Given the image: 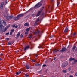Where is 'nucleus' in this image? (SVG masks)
<instances>
[{"label": "nucleus", "mask_w": 77, "mask_h": 77, "mask_svg": "<svg viewBox=\"0 0 77 77\" xmlns=\"http://www.w3.org/2000/svg\"><path fill=\"white\" fill-rule=\"evenodd\" d=\"M42 3L41 2H39L37 4L34 6V8H35L36 9H37V8H39L40 6H42Z\"/></svg>", "instance_id": "1"}, {"label": "nucleus", "mask_w": 77, "mask_h": 77, "mask_svg": "<svg viewBox=\"0 0 77 77\" xmlns=\"http://www.w3.org/2000/svg\"><path fill=\"white\" fill-rule=\"evenodd\" d=\"M3 27V25L2 27H1L0 28V32H5L7 30V28H5L4 30V29L2 28Z\"/></svg>", "instance_id": "2"}, {"label": "nucleus", "mask_w": 77, "mask_h": 77, "mask_svg": "<svg viewBox=\"0 0 77 77\" xmlns=\"http://www.w3.org/2000/svg\"><path fill=\"white\" fill-rule=\"evenodd\" d=\"M67 65H68V63L66 62H64L62 64V68H64L66 67Z\"/></svg>", "instance_id": "3"}, {"label": "nucleus", "mask_w": 77, "mask_h": 77, "mask_svg": "<svg viewBox=\"0 0 77 77\" xmlns=\"http://www.w3.org/2000/svg\"><path fill=\"white\" fill-rule=\"evenodd\" d=\"M12 17L13 16L12 15L10 16L8 15H7L6 17V19H7L8 20H9V19H12Z\"/></svg>", "instance_id": "4"}, {"label": "nucleus", "mask_w": 77, "mask_h": 77, "mask_svg": "<svg viewBox=\"0 0 77 77\" xmlns=\"http://www.w3.org/2000/svg\"><path fill=\"white\" fill-rule=\"evenodd\" d=\"M42 10H43V9H42L38 12L37 14H36V17H38V16L40 15V14H41Z\"/></svg>", "instance_id": "5"}, {"label": "nucleus", "mask_w": 77, "mask_h": 77, "mask_svg": "<svg viewBox=\"0 0 77 77\" xmlns=\"http://www.w3.org/2000/svg\"><path fill=\"white\" fill-rule=\"evenodd\" d=\"M25 14L24 13H22L21 14H20L17 16V17H18L19 18H20V17H23Z\"/></svg>", "instance_id": "6"}, {"label": "nucleus", "mask_w": 77, "mask_h": 77, "mask_svg": "<svg viewBox=\"0 0 77 77\" xmlns=\"http://www.w3.org/2000/svg\"><path fill=\"white\" fill-rule=\"evenodd\" d=\"M66 48L65 47L62 48L61 49V50H60V51H61V52H64V51H66Z\"/></svg>", "instance_id": "7"}, {"label": "nucleus", "mask_w": 77, "mask_h": 77, "mask_svg": "<svg viewBox=\"0 0 77 77\" xmlns=\"http://www.w3.org/2000/svg\"><path fill=\"white\" fill-rule=\"evenodd\" d=\"M39 21V19L38 18L36 20L35 23H34V26H36L37 25H38V23L37 22H38Z\"/></svg>", "instance_id": "8"}, {"label": "nucleus", "mask_w": 77, "mask_h": 77, "mask_svg": "<svg viewBox=\"0 0 77 77\" xmlns=\"http://www.w3.org/2000/svg\"><path fill=\"white\" fill-rule=\"evenodd\" d=\"M30 48V46L29 45L25 47L24 49V51H26V50H28L29 48Z\"/></svg>", "instance_id": "9"}, {"label": "nucleus", "mask_w": 77, "mask_h": 77, "mask_svg": "<svg viewBox=\"0 0 77 77\" xmlns=\"http://www.w3.org/2000/svg\"><path fill=\"white\" fill-rule=\"evenodd\" d=\"M68 28L66 27L64 31V33H67L68 32Z\"/></svg>", "instance_id": "10"}, {"label": "nucleus", "mask_w": 77, "mask_h": 77, "mask_svg": "<svg viewBox=\"0 0 77 77\" xmlns=\"http://www.w3.org/2000/svg\"><path fill=\"white\" fill-rule=\"evenodd\" d=\"M3 5H4V2H2L0 6L1 9H3Z\"/></svg>", "instance_id": "11"}, {"label": "nucleus", "mask_w": 77, "mask_h": 77, "mask_svg": "<svg viewBox=\"0 0 77 77\" xmlns=\"http://www.w3.org/2000/svg\"><path fill=\"white\" fill-rule=\"evenodd\" d=\"M60 0H57V6H59V5L60 4Z\"/></svg>", "instance_id": "12"}, {"label": "nucleus", "mask_w": 77, "mask_h": 77, "mask_svg": "<svg viewBox=\"0 0 77 77\" xmlns=\"http://www.w3.org/2000/svg\"><path fill=\"white\" fill-rule=\"evenodd\" d=\"M24 26H26V27H28V26H29V24L27 23H26L24 24Z\"/></svg>", "instance_id": "13"}, {"label": "nucleus", "mask_w": 77, "mask_h": 77, "mask_svg": "<svg viewBox=\"0 0 77 77\" xmlns=\"http://www.w3.org/2000/svg\"><path fill=\"white\" fill-rule=\"evenodd\" d=\"M13 19L14 20H18V19H19V17H14Z\"/></svg>", "instance_id": "14"}, {"label": "nucleus", "mask_w": 77, "mask_h": 77, "mask_svg": "<svg viewBox=\"0 0 77 77\" xmlns=\"http://www.w3.org/2000/svg\"><path fill=\"white\" fill-rule=\"evenodd\" d=\"M26 69H30V66L29 65H26Z\"/></svg>", "instance_id": "15"}, {"label": "nucleus", "mask_w": 77, "mask_h": 77, "mask_svg": "<svg viewBox=\"0 0 77 77\" xmlns=\"http://www.w3.org/2000/svg\"><path fill=\"white\" fill-rule=\"evenodd\" d=\"M75 60V58H70L69 59V61H72V60Z\"/></svg>", "instance_id": "16"}, {"label": "nucleus", "mask_w": 77, "mask_h": 77, "mask_svg": "<svg viewBox=\"0 0 77 77\" xmlns=\"http://www.w3.org/2000/svg\"><path fill=\"white\" fill-rule=\"evenodd\" d=\"M2 20L0 19V27H2L3 26V25L2 24Z\"/></svg>", "instance_id": "17"}, {"label": "nucleus", "mask_w": 77, "mask_h": 77, "mask_svg": "<svg viewBox=\"0 0 77 77\" xmlns=\"http://www.w3.org/2000/svg\"><path fill=\"white\" fill-rule=\"evenodd\" d=\"M30 30V28L29 27L28 28H27L26 29V31L28 32H29V30Z\"/></svg>", "instance_id": "18"}, {"label": "nucleus", "mask_w": 77, "mask_h": 77, "mask_svg": "<svg viewBox=\"0 0 77 77\" xmlns=\"http://www.w3.org/2000/svg\"><path fill=\"white\" fill-rule=\"evenodd\" d=\"M76 48V46L75 45L73 46V47L72 50H75V48Z\"/></svg>", "instance_id": "19"}, {"label": "nucleus", "mask_w": 77, "mask_h": 77, "mask_svg": "<svg viewBox=\"0 0 77 77\" xmlns=\"http://www.w3.org/2000/svg\"><path fill=\"white\" fill-rule=\"evenodd\" d=\"M20 35V32H18L16 35V36L17 37H19Z\"/></svg>", "instance_id": "20"}, {"label": "nucleus", "mask_w": 77, "mask_h": 77, "mask_svg": "<svg viewBox=\"0 0 77 77\" xmlns=\"http://www.w3.org/2000/svg\"><path fill=\"white\" fill-rule=\"evenodd\" d=\"M11 44H12V42H9L8 43V45H11Z\"/></svg>", "instance_id": "21"}, {"label": "nucleus", "mask_w": 77, "mask_h": 77, "mask_svg": "<svg viewBox=\"0 0 77 77\" xmlns=\"http://www.w3.org/2000/svg\"><path fill=\"white\" fill-rule=\"evenodd\" d=\"M57 50H56L55 49L53 51V53H55L56 52H57Z\"/></svg>", "instance_id": "22"}, {"label": "nucleus", "mask_w": 77, "mask_h": 77, "mask_svg": "<svg viewBox=\"0 0 77 77\" xmlns=\"http://www.w3.org/2000/svg\"><path fill=\"white\" fill-rule=\"evenodd\" d=\"M35 65H36V66H39L41 65V64H40L39 63H36L35 64Z\"/></svg>", "instance_id": "23"}, {"label": "nucleus", "mask_w": 77, "mask_h": 77, "mask_svg": "<svg viewBox=\"0 0 77 77\" xmlns=\"http://www.w3.org/2000/svg\"><path fill=\"white\" fill-rule=\"evenodd\" d=\"M25 77H29V75H27V74H25Z\"/></svg>", "instance_id": "24"}, {"label": "nucleus", "mask_w": 77, "mask_h": 77, "mask_svg": "<svg viewBox=\"0 0 77 77\" xmlns=\"http://www.w3.org/2000/svg\"><path fill=\"white\" fill-rule=\"evenodd\" d=\"M67 72L66 70H65L63 71V72H64V73H66Z\"/></svg>", "instance_id": "25"}, {"label": "nucleus", "mask_w": 77, "mask_h": 77, "mask_svg": "<svg viewBox=\"0 0 77 77\" xmlns=\"http://www.w3.org/2000/svg\"><path fill=\"white\" fill-rule=\"evenodd\" d=\"M47 66V65L46 64H43L42 65L43 67H45V66Z\"/></svg>", "instance_id": "26"}, {"label": "nucleus", "mask_w": 77, "mask_h": 77, "mask_svg": "<svg viewBox=\"0 0 77 77\" xmlns=\"http://www.w3.org/2000/svg\"><path fill=\"white\" fill-rule=\"evenodd\" d=\"M38 47L39 48H43L42 47V46H38Z\"/></svg>", "instance_id": "27"}, {"label": "nucleus", "mask_w": 77, "mask_h": 77, "mask_svg": "<svg viewBox=\"0 0 77 77\" xmlns=\"http://www.w3.org/2000/svg\"><path fill=\"white\" fill-rule=\"evenodd\" d=\"M54 36V35H51V36H50V38H53Z\"/></svg>", "instance_id": "28"}, {"label": "nucleus", "mask_w": 77, "mask_h": 77, "mask_svg": "<svg viewBox=\"0 0 77 77\" xmlns=\"http://www.w3.org/2000/svg\"><path fill=\"white\" fill-rule=\"evenodd\" d=\"M73 36H75V35H76V33L75 32L73 34Z\"/></svg>", "instance_id": "29"}, {"label": "nucleus", "mask_w": 77, "mask_h": 77, "mask_svg": "<svg viewBox=\"0 0 77 77\" xmlns=\"http://www.w3.org/2000/svg\"><path fill=\"white\" fill-rule=\"evenodd\" d=\"M6 39L7 40V41H9V38H6Z\"/></svg>", "instance_id": "30"}, {"label": "nucleus", "mask_w": 77, "mask_h": 77, "mask_svg": "<svg viewBox=\"0 0 77 77\" xmlns=\"http://www.w3.org/2000/svg\"><path fill=\"white\" fill-rule=\"evenodd\" d=\"M11 32H14V29H11Z\"/></svg>", "instance_id": "31"}, {"label": "nucleus", "mask_w": 77, "mask_h": 77, "mask_svg": "<svg viewBox=\"0 0 77 77\" xmlns=\"http://www.w3.org/2000/svg\"><path fill=\"white\" fill-rule=\"evenodd\" d=\"M23 34H21L20 35V38H23Z\"/></svg>", "instance_id": "32"}, {"label": "nucleus", "mask_w": 77, "mask_h": 77, "mask_svg": "<svg viewBox=\"0 0 77 77\" xmlns=\"http://www.w3.org/2000/svg\"><path fill=\"white\" fill-rule=\"evenodd\" d=\"M16 75H19V73L18 72H17L16 73Z\"/></svg>", "instance_id": "33"}, {"label": "nucleus", "mask_w": 77, "mask_h": 77, "mask_svg": "<svg viewBox=\"0 0 77 77\" xmlns=\"http://www.w3.org/2000/svg\"><path fill=\"white\" fill-rule=\"evenodd\" d=\"M25 34L26 35H27L28 34V32H25Z\"/></svg>", "instance_id": "34"}, {"label": "nucleus", "mask_w": 77, "mask_h": 77, "mask_svg": "<svg viewBox=\"0 0 77 77\" xmlns=\"http://www.w3.org/2000/svg\"><path fill=\"white\" fill-rule=\"evenodd\" d=\"M18 72L19 73V74H20L21 73V72L20 71Z\"/></svg>", "instance_id": "35"}, {"label": "nucleus", "mask_w": 77, "mask_h": 77, "mask_svg": "<svg viewBox=\"0 0 77 77\" xmlns=\"http://www.w3.org/2000/svg\"><path fill=\"white\" fill-rule=\"evenodd\" d=\"M15 27V25H13L12 27Z\"/></svg>", "instance_id": "36"}, {"label": "nucleus", "mask_w": 77, "mask_h": 77, "mask_svg": "<svg viewBox=\"0 0 77 77\" xmlns=\"http://www.w3.org/2000/svg\"><path fill=\"white\" fill-rule=\"evenodd\" d=\"M74 60L75 62H77V60Z\"/></svg>", "instance_id": "37"}, {"label": "nucleus", "mask_w": 77, "mask_h": 77, "mask_svg": "<svg viewBox=\"0 0 77 77\" xmlns=\"http://www.w3.org/2000/svg\"><path fill=\"white\" fill-rule=\"evenodd\" d=\"M37 33H39V31L38 30L37 31Z\"/></svg>", "instance_id": "38"}, {"label": "nucleus", "mask_w": 77, "mask_h": 77, "mask_svg": "<svg viewBox=\"0 0 77 77\" xmlns=\"http://www.w3.org/2000/svg\"><path fill=\"white\" fill-rule=\"evenodd\" d=\"M37 33V32H34V34L35 35H36V34Z\"/></svg>", "instance_id": "39"}, {"label": "nucleus", "mask_w": 77, "mask_h": 77, "mask_svg": "<svg viewBox=\"0 0 77 77\" xmlns=\"http://www.w3.org/2000/svg\"><path fill=\"white\" fill-rule=\"evenodd\" d=\"M4 24H6V22L5 21L4 22Z\"/></svg>", "instance_id": "40"}, {"label": "nucleus", "mask_w": 77, "mask_h": 77, "mask_svg": "<svg viewBox=\"0 0 77 77\" xmlns=\"http://www.w3.org/2000/svg\"><path fill=\"white\" fill-rule=\"evenodd\" d=\"M32 62H35V60L33 59L32 60Z\"/></svg>", "instance_id": "41"}, {"label": "nucleus", "mask_w": 77, "mask_h": 77, "mask_svg": "<svg viewBox=\"0 0 77 77\" xmlns=\"http://www.w3.org/2000/svg\"><path fill=\"white\" fill-rule=\"evenodd\" d=\"M10 35H12V32H10Z\"/></svg>", "instance_id": "42"}, {"label": "nucleus", "mask_w": 77, "mask_h": 77, "mask_svg": "<svg viewBox=\"0 0 77 77\" xmlns=\"http://www.w3.org/2000/svg\"><path fill=\"white\" fill-rule=\"evenodd\" d=\"M9 33L8 32V33H6L5 34V35H9Z\"/></svg>", "instance_id": "43"}, {"label": "nucleus", "mask_w": 77, "mask_h": 77, "mask_svg": "<svg viewBox=\"0 0 77 77\" xmlns=\"http://www.w3.org/2000/svg\"><path fill=\"white\" fill-rule=\"evenodd\" d=\"M5 3H6V4H5V5H6L8 3V1H6Z\"/></svg>", "instance_id": "44"}, {"label": "nucleus", "mask_w": 77, "mask_h": 77, "mask_svg": "<svg viewBox=\"0 0 77 77\" xmlns=\"http://www.w3.org/2000/svg\"><path fill=\"white\" fill-rule=\"evenodd\" d=\"M15 28H17V27H18V25H16L15 27Z\"/></svg>", "instance_id": "45"}, {"label": "nucleus", "mask_w": 77, "mask_h": 77, "mask_svg": "<svg viewBox=\"0 0 77 77\" xmlns=\"http://www.w3.org/2000/svg\"><path fill=\"white\" fill-rule=\"evenodd\" d=\"M3 59H2L1 58H0V61L2 60Z\"/></svg>", "instance_id": "46"}, {"label": "nucleus", "mask_w": 77, "mask_h": 77, "mask_svg": "<svg viewBox=\"0 0 77 77\" xmlns=\"http://www.w3.org/2000/svg\"><path fill=\"white\" fill-rule=\"evenodd\" d=\"M57 51H60V52H61V51H60V50H57Z\"/></svg>", "instance_id": "47"}, {"label": "nucleus", "mask_w": 77, "mask_h": 77, "mask_svg": "<svg viewBox=\"0 0 77 77\" xmlns=\"http://www.w3.org/2000/svg\"><path fill=\"white\" fill-rule=\"evenodd\" d=\"M3 54L1 53V56H3Z\"/></svg>", "instance_id": "48"}, {"label": "nucleus", "mask_w": 77, "mask_h": 77, "mask_svg": "<svg viewBox=\"0 0 77 77\" xmlns=\"http://www.w3.org/2000/svg\"><path fill=\"white\" fill-rule=\"evenodd\" d=\"M70 70H71V69H70V68H69L68 69L69 71H70Z\"/></svg>", "instance_id": "49"}, {"label": "nucleus", "mask_w": 77, "mask_h": 77, "mask_svg": "<svg viewBox=\"0 0 77 77\" xmlns=\"http://www.w3.org/2000/svg\"><path fill=\"white\" fill-rule=\"evenodd\" d=\"M56 59V57H54V59H53V60H55Z\"/></svg>", "instance_id": "50"}, {"label": "nucleus", "mask_w": 77, "mask_h": 77, "mask_svg": "<svg viewBox=\"0 0 77 77\" xmlns=\"http://www.w3.org/2000/svg\"><path fill=\"white\" fill-rule=\"evenodd\" d=\"M69 77H73V76L70 75V76H69Z\"/></svg>", "instance_id": "51"}, {"label": "nucleus", "mask_w": 77, "mask_h": 77, "mask_svg": "<svg viewBox=\"0 0 77 77\" xmlns=\"http://www.w3.org/2000/svg\"><path fill=\"white\" fill-rule=\"evenodd\" d=\"M35 57H38V55H36Z\"/></svg>", "instance_id": "52"}, {"label": "nucleus", "mask_w": 77, "mask_h": 77, "mask_svg": "<svg viewBox=\"0 0 77 77\" xmlns=\"http://www.w3.org/2000/svg\"><path fill=\"white\" fill-rule=\"evenodd\" d=\"M29 38H31V36H29Z\"/></svg>", "instance_id": "53"}, {"label": "nucleus", "mask_w": 77, "mask_h": 77, "mask_svg": "<svg viewBox=\"0 0 77 77\" xmlns=\"http://www.w3.org/2000/svg\"><path fill=\"white\" fill-rule=\"evenodd\" d=\"M51 1L52 2H53V0H51Z\"/></svg>", "instance_id": "54"}, {"label": "nucleus", "mask_w": 77, "mask_h": 77, "mask_svg": "<svg viewBox=\"0 0 77 77\" xmlns=\"http://www.w3.org/2000/svg\"><path fill=\"white\" fill-rule=\"evenodd\" d=\"M32 48H30V49H31V50H32Z\"/></svg>", "instance_id": "55"}, {"label": "nucleus", "mask_w": 77, "mask_h": 77, "mask_svg": "<svg viewBox=\"0 0 77 77\" xmlns=\"http://www.w3.org/2000/svg\"><path fill=\"white\" fill-rule=\"evenodd\" d=\"M2 50H4V49H3V48H2Z\"/></svg>", "instance_id": "56"}, {"label": "nucleus", "mask_w": 77, "mask_h": 77, "mask_svg": "<svg viewBox=\"0 0 77 77\" xmlns=\"http://www.w3.org/2000/svg\"><path fill=\"white\" fill-rule=\"evenodd\" d=\"M42 8H44V7H42Z\"/></svg>", "instance_id": "57"}, {"label": "nucleus", "mask_w": 77, "mask_h": 77, "mask_svg": "<svg viewBox=\"0 0 77 77\" xmlns=\"http://www.w3.org/2000/svg\"><path fill=\"white\" fill-rule=\"evenodd\" d=\"M8 27H10V26H8Z\"/></svg>", "instance_id": "58"}, {"label": "nucleus", "mask_w": 77, "mask_h": 77, "mask_svg": "<svg viewBox=\"0 0 77 77\" xmlns=\"http://www.w3.org/2000/svg\"><path fill=\"white\" fill-rule=\"evenodd\" d=\"M52 77H56L55 76H52Z\"/></svg>", "instance_id": "59"}, {"label": "nucleus", "mask_w": 77, "mask_h": 77, "mask_svg": "<svg viewBox=\"0 0 77 77\" xmlns=\"http://www.w3.org/2000/svg\"><path fill=\"white\" fill-rule=\"evenodd\" d=\"M75 50H76V51H77V49H76Z\"/></svg>", "instance_id": "60"}, {"label": "nucleus", "mask_w": 77, "mask_h": 77, "mask_svg": "<svg viewBox=\"0 0 77 77\" xmlns=\"http://www.w3.org/2000/svg\"><path fill=\"white\" fill-rule=\"evenodd\" d=\"M68 47H69V46H68V47H67V48H68Z\"/></svg>", "instance_id": "61"}]
</instances>
